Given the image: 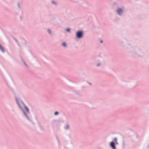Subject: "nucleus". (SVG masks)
Returning a JSON list of instances; mask_svg holds the SVG:
<instances>
[{
  "instance_id": "1",
  "label": "nucleus",
  "mask_w": 149,
  "mask_h": 149,
  "mask_svg": "<svg viewBox=\"0 0 149 149\" xmlns=\"http://www.w3.org/2000/svg\"><path fill=\"white\" fill-rule=\"evenodd\" d=\"M128 46L130 48V53L133 56L135 57H142L144 56V53L141 50L139 49H133L131 47L130 45H128Z\"/></svg>"
},
{
  "instance_id": "2",
  "label": "nucleus",
  "mask_w": 149,
  "mask_h": 149,
  "mask_svg": "<svg viewBox=\"0 0 149 149\" xmlns=\"http://www.w3.org/2000/svg\"><path fill=\"white\" fill-rule=\"evenodd\" d=\"M125 11L124 7H118L116 10V12L119 16H122L123 14Z\"/></svg>"
},
{
  "instance_id": "3",
  "label": "nucleus",
  "mask_w": 149,
  "mask_h": 149,
  "mask_svg": "<svg viewBox=\"0 0 149 149\" xmlns=\"http://www.w3.org/2000/svg\"><path fill=\"white\" fill-rule=\"evenodd\" d=\"M83 35V31H82L79 30L76 32L75 36L77 38L79 39L82 38Z\"/></svg>"
},
{
  "instance_id": "4",
  "label": "nucleus",
  "mask_w": 149,
  "mask_h": 149,
  "mask_svg": "<svg viewBox=\"0 0 149 149\" xmlns=\"http://www.w3.org/2000/svg\"><path fill=\"white\" fill-rule=\"evenodd\" d=\"M23 113H24V116L26 117V119H27V120H29V121H31V119H30V118H29V117L28 116H27V114L26 113H25V112L24 110L23 109H22V110Z\"/></svg>"
},
{
  "instance_id": "5",
  "label": "nucleus",
  "mask_w": 149,
  "mask_h": 149,
  "mask_svg": "<svg viewBox=\"0 0 149 149\" xmlns=\"http://www.w3.org/2000/svg\"><path fill=\"white\" fill-rule=\"evenodd\" d=\"M110 146L113 149H116L115 143L113 141L111 142L110 143Z\"/></svg>"
},
{
  "instance_id": "6",
  "label": "nucleus",
  "mask_w": 149,
  "mask_h": 149,
  "mask_svg": "<svg viewBox=\"0 0 149 149\" xmlns=\"http://www.w3.org/2000/svg\"><path fill=\"white\" fill-rule=\"evenodd\" d=\"M47 31L50 36H52V31L51 29L49 28L47 29Z\"/></svg>"
},
{
  "instance_id": "7",
  "label": "nucleus",
  "mask_w": 149,
  "mask_h": 149,
  "mask_svg": "<svg viewBox=\"0 0 149 149\" xmlns=\"http://www.w3.org/2000/svg\"><path fill=\"white\" fill-rule=\"evenodd\" d=\"M0 51L3 53H4L5 52V50L3 47L0 44Z\"/></svg>"
},
{
  "instance_id": "8",
  "label": "nucleus",
  "mask_w": 149,
  "mask_h": 149,
  "mask_svg": "<svg viewBox=\"0 0 149 149\" xmlns=\"http://www.w3.org/2000/svg\"><path fill=\"white\" fill-rule=\"evenodd\" d=\"M24 107L25 109L26 110L27 113H30L29 110V108L26 106H24Z\"/></svg>"
},
{
  "instance_id": "9",
  "label": "nucleus",
  "mask_w": 149,
  "mask_h": 149,
  "mask_svg": "<svg viewBox=\"0 0 149 149\" xmlns=\"http://www.w3.org/2000/svg\"><path fill=\"white\" fill-rule=\"evenodd\" d=\"M62 45L64 47H66L67 46V45L65 42H62Z\"/></svg>"
},
{
  "instance_id": "10",
  "label": "nucleus",
  "mask_w": 149,
  "mask_h": 149,
  "mask_svg": "<svg viewBox=\"0 0 149 149\" xmlns=\"http://www.w3.org/2000/svg\"><path fill=\"white\" fill-rule=\"evenodd\" d=\"M52 3L53 4L56 6H57V3L56 1H52Z\"/></svg>"
},
{
  "instance_id": "11",
  "label": "nucleus",
  "mask_w": 149,
  "mask_h": 149,
  "mask_svg": "<svg viewBox=\"0 0 149 149\" xmlns=\"http://www.w3.org/2000/svg\"><path fill=\"white\" fill-rule=\"evenodd\" d=\"M69 125L68 124H66L65 126L64 127V128L65 130L69 129Z\"/></svg>"
},
{
  "instance_id": "12",
  "label": "nucleus",
  "mask_w": 149,
  "mask_h": 149,
  "mask_svg": "<svg viewBox=\"0 0 149 149\" xmlns=\"http://www.w3.org/2000/svg\"><path fill=\"white\" fill-rule=\"evenodd\" d=\"M56 139L58 141V145H59V146L60 145V144L59 140L58 139V137L57 136H56Z\"/></svg>"
},
{
  "instance_id": "13",
  "label": "nucleus",
  "mask_w": 149,
  "mask_h": 149,
  "mask_svg": "<svg viewBox=\"0 0 149 149\" xmlns=\"http://www.w3.org/2000/svg\"><path fill=\"white\" fill-rule=\"evenodd\" d=\"M15 100H16V101L17 102V104L18 105V104H19V101H18V98H17V97H15Z\"/></svg>"
},
{
  "instance_id": "14",
  "label": "nucleus",
  "mask_w": 149,
  "mask_h": 149,
  "mask_svg": "<svg viewBox=\"0 0 149 149\" xmlns=\"http://www.w3.org/2000/svg\"><path fill=\"white\" fill-rule=\"evenodd\" d=\"M70 28H67L66 29V31H67L69 33H70Z\"/></svg>"
},
{
  "instance_id": "15",
  "label": "nucleus",
  "mask_w": 149,
  "mask_h": 149,
  "mask_svg": "<svg viewBox=\"0 0 149 149\" xmlns=\"http://www.w3.org/2000/svg\"><path fill=\"white\" fill-rule=\"evenodd\" d=\"M101 63L100 62H99L96 64V66L97 67H99Z\"/></svg>"
},
{
  "instance_id": "16",
  "label": "nucleus",
  "mask_w": 149,
  "mask_h": 149,
  "mask_svg": "<svg viewBox=\"0 0 149 149\" xmlns=\"http://www.w3.org/2000/svg\"><path fill=\"white\" fill-rule=\"evenodd\" d=\"M59 113L57 111H55L54 113V115L55 116H57V115Z\"/></svg>"
},
{
  "instance_id": "17",
  "label": "nucleus",
  "mask_w": 149,
  "mask_h": 149,
  "mask_svg": "<svg viewBox=\"0 0 149 149\" xmlns=\"http://www.w3.org/2000/svg\"><path fill=\"white\" fill-rule=\"evenodd\" d=\"M14 39L15 41L17 43V45L19 46V44L18 43V41L16 39H15V38H14Z\"/></svg>"
},
{
  "instance_id": "18",
  "label": "nucleus",
  "mask_w": 149,
  "mask_h": 149,
  "mask_svg": "<svg viewBox=\"0 0 149 149\" xmlns=\"http://www.w3.org/2000/svg\"><path fill=\"white\" fill-rule=\"evenodd\" d=\"M18 106H19V108H20V109H21V110H22V109H22V107L20 105V104H18Z\"/></svg>"
},
{
  "instance_id": "19",
  "label": "nucleus",
  "mask_w": 149,
  "mask_h": 149,
  "mask_svg": "<svg viewBox=\"0 0 149 149\" xmlns=\"http://www.w3.org/2000/svg\"><path fill=\"white\" fill-rule=\"evenodd\" d=\"M23 62L24 63L25 65V66H26V67H28V66L26 64V63L24 61H23Z\"/></svg>"
},
{
  "instance_id": "20",
  "label": "nucleus",
  "mask_w": 149,
  "mask_h": 149,
  "mask_svg": "<svg viewBox=\"0 0 149 149\" xmlns=\"http://www.w3.org/2000/svg\"><path fill=\"white\" fill-rule=\"evenodd\" d=\"M117 138L116 137H115V138H114V140L115 142H116V141H117Z\"/></svg>"
},
{
  "instance_id": "21",
  "label": "nucleus",
  "mask_w": 149,
  "mask_h": 149,
  "mask_svg": "<svg viewBox=\"0 0 149 149\" xmlns=\"http://www.w3.org/2000/svg\"><path fill=\"white\" fill-rule=\"evenodd\" d=\"M17 5H18V7L20 8V5L19 4V3H18V4H17Z\"/></svg>"
},
{
  "instance_id": "22",
  "label": "nucleus",
  "mask_w": 149,
  "mask_h": 149,
  "mask_svg": "<svg viewBox=\"0 0 149 149\" xmlns=\"http://www.w3.org/2000/svg\"><path fill=\"white\" fill-rule=\"evenodd\" d=\"M52 15H48V17H51L52 16Z\"/></svg>"
},
{
  "instance_id": "23",
  "label": "nucleus",
  "mask_w": 149,
  "mask_h": 149,
  "mask_svg": "<svg viewBox=\"0 0 149 149\" xmlns=\"http://www.w3.org/2000/svg\"><path fill=\"white\" fill-rule=\"evenodd\" d=\"M102 42H103V41H102V40H101V41H100V43H102Z\"/></svg>"
},
{
  "instance_id": "24",
  "label": "nucleus",
  "mask_w": 149,
  "mask_h": 149,
  "mask_svg": "<svg viewBox=\"0 0 149 149\" xmlns=\"http://www.w3.org/2000/svg\"><path fill=\"white\" fill-rule=\"evenodd\" d=\"M116 144H118V143L117 141L116 142Z\"/></svg>"
}]
</instances>
